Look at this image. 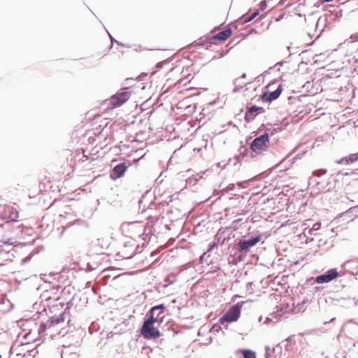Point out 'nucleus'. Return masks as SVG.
Returning a JSON list of instances; mask_svg holds the SVG:
<instances>
[{
	"label": "nucleus",
	"instance_id": "obj_15",
	"mask_svg": "<svg viewBox=\"0 0 358 358\" xmlns=\"http://www.w3.org/2000/svg\"><path fill=\"white\" fill-rule=\"evenodd\" d=\"M22 343L17 342L13 344L10 350L9 358H22Z\"/></svg>",
	"mask_w": 358,
	"mask_h": 358
},
{
	"label": "nucleus",
	"instance_id": "obj_25",
	"mask_svg": "<svg viewBox=\"0 0 358 358\" xmlns=\"http://www.w3.org/2000/svg\"><path fill=\"white\" fill-rule=\"evenodd\" d=\"M38 252H39V251H38V250H36V251H34V250L31 251V252H30L29 256H28V257H27L24 258V260H23L24 264L31 260V255H34V254H37V253H38Z\"/></svg>",
	"mask_w": 358,
	"mask_h": 358
},
{
	"label": "nucleus",
	"instance_id": "obj_13",
	"mask_svg": "<svg viewBox=\"0 0 358 358\" xmlns=\"http://www.w3.org/2000/svg\"><path fill=\"white\" fill-rule=\"evenodd\" d=\"M265 110L262 107H259L255 105L251 106L247 108V110L245 114V120L246 122H251L255 119L257 114L255 113H264Z\"/></svg>",
	"mask_w": 358,
	"mask_h": 358
},
{
	"label": "nucleus",
	"instance_id": "obj_27",
	"mask_svg": "<svg viewBox=\"0 0 358 358\" xmlns=\"http://www.w3.org/2000/svg\"><path fill=\"white\" fill-rule=\"evenodd\" d=\"M321 227V224L320 222H316L313 225L312 231H318Z\"/></svg>",
	"mask_w": 358,
	"mask_h": 358
},
{
	"label": "nucleus",
	"instance_id": "obj_21",
	"mask_svg": "<svg viewBox=\"0 0 358 358\" xmlns=\"http://www.w3.org/2000/svg\"><path fill=\"white\" fill-rule=\"evenodd\" d=\"M241 354L243 358H256V354L251 350H242Z\"/></svg>",
	"mask_w": 358,
	"mask_h": 358
},
{
	"label": "nucleus",
	"instance_id": "obj_33",
	"mask_svg": "<svg viewBox=\"0 0 358 358\" xmlns=\"http://www.w3.org/2000/svg\"><path fill=\"white\" fill-rule=\"evenodd\" d=\"M243 87L241 86V87H236L234 90H233V92L234 93H236V92H240L241 90H242Z\"/></svg>",
	"mask_w": 358,
	"mask_h": 358
},
{
	"label": "nucleus",
	"instance_id": "obj_29",
	"mask_svg": "<svg viewBox=\"0 0 358 358\" xmlns=\"http://www.w3.org/2000/svg\"><path fill=\"white\" fill-rule=\"evenodd\" d=\"M284 63H285V62H284V61L279 62L276 63L271 69H277L278 71H279L280 70L279 66H282Z\"/></svg>",
	"mask_w": 358,
	"mask_h": 358
},
{
	"label": "nucleus",
	"instance_id": "obj_14",
	"mask_svg": "<svg viewBox=\"0 0 358 358\" xmlns=\"http://www.w3.org/2000/svg\"><path fill=\"white\" fill-rule=\"evenodd\" d=\"M282 92L281 85L273 92H266L262 96V99L264 101H272L277 99Z\"/></svg>",
	"mask_w": 358,
	"mask_h": 358
},
{
	"label": "nucleus",
	"instance_id": "obj_41",
	"mask_svg": "<svg viewBox=\"0 0 358 358\" xmlns=\"http://www.w3.org/2000/svg\"><path fill=\"white\" fill-rule=\"evenodd\" d=\"M246 73H243L241 76V78H246Z\"/></svg>",
	"mask_w": 358,
	"mask_h": 358
},
{
	"label": "nucleus",
	"instance_id": "obj_35",
	"mask_svg": "<svg viewBox=\"0 0 358 358\" xmlns=\"http://www.w3.org/2000/svg\"><path fill=\"white\" fill-rule=\"evenodd\" d=\"M207 254H208L207 252H204V253L201 256V257H200V262H203V260L204 259V257H205V256H206V255H207Z\"/></svg>",
	"mask_w": 358,
	"mask_h": 358
},
{
	"label": "nucleus",
	"instance_id": "obj_12",
	"mask_svg": "<svg viewBox=\"0 0 358 358\" xmlns=\"http://www.w3.org/2000/svg\"><path fill=\"white\" fill-rule=\"evenodd\" d=\"M165 309L164 304H159L152 307L149 313L147 314V319L144 321L143 324H154L159 322V313H157V310H162L163 312Z\"/></svg>",
	"mask_w": 358,
	"mask_h": 358
},
{
	"label": "nucleus",
	"instance_id": "obj_38",
	"mask_svg": "<svg viewBox=\"0 0 358 358\" xmlns=\"http://www.w3.org/2000/svg\"><path fill=\"white\" fill-rule=\"evenodd\" d=\"M259 322H264V319H263V317H262V316H260V317H259Z\"/></svg>",
	"mask_w": 358,
	"mask_h": 358
},
{
	"label": "nucleus",
	"instance_id": "obj_43",
	"mask_svg": "<svg viewBox=\"0 0 358 358\" xmlns=\"http://www.w3.org/2000/svg\"><path fill=\"white\" fill-rule=\"evenodd\" d=\"M241 157L244 158V155H242V152H241L240 156H239V158H241Z\"/></svg>",
	"mask_w": 358,
	"mask_h": 358
},
{
	"label": "nucleus",
	"instance_id": "obj_18",
	"mask_svg": "<svg viewBox=\"0 0 358 358\" xmlns=\"http://www.w3.org/2000/svg\"><path fill=\"white\" fill-rule=\"evenodd\" d=\"M357 160H358V152L351 154L348 157H343L339 160H336V162L337 164H349L356 162Z\"/></svg>",
	"mask_w": 358,
	"mask_h": 358
},
{
	"label": "nucleus",
	"instance_id": "obj_22",
	"mask_svg": "<svg viewBox=\"0 0 358 358\" xmlns=\"http://www.w3.org/2000/svg\"><path fill=\"white\" fill-rule=\"evenodd\" d=\"M215 241H216V243L223 245L225 241V238H222V234L220 233V231L217 234L215 238Z\"/></svg>",
	"mask_w": 358,
	"mask_h": 358
},
{
	"label": "nucleus",
	"instance_id": "obj_24",
	"mask_svg": "<svg viewBox=\"0 0 358 358\" xmlns=\"http://www.w3.org/2000/svg\"><path fill=\"white\" fill-rule=\"evenodd\" d=\"M258 15H259V11H256L253 14H252L250 16H249L247 18H245L244 21L245 22H250L251 20H252Z\"/></svg>",
	"mask_w": 358,
	"mask_h": 358
},
{
	"label": "nucleus",
	"instance_id": "obj_42",
	"mask_svg": "<svg viewBox=\"0 0 358 358\" xmlns=\"http://www.w3.org/2000/svg\"><path fill=\"white\" fill-rule=\"evenodd\" d=\"M22 322V318L20 319L17 322L18 323V324Z\"/></svg>",
	"mask_w": 358,
	"mask_h": 358
},
{
	"label": "nucleus",
	"instance_id": "obj_45",
	"mask_svg": "<svg viewBox=\"0 0 358 358\" xmlns=\"http://www.w3.org/2000/svg\"><path fill=\"white\" fill-rule=\"evenodd\" d=\"M266 358H269V355H267L266 356Z\"/></svg>",
	"mask_w": 358,
	"mask_h": 358
},
{
	"label": "nucleus",
	"instance_id": "obj_31",
	"mask_svg": "<svg viewBox=\"0 0 358 358\" xmlns=\"http://www.w3.org/2000/svg\"><path fill=\"white\" fill-rule=\"evenodd\" d=\"M305 234H308L309 235H314V231H312V229H304Z\"/></svg>",
	"mask_w": 358,
	"mask_h": 358
},
{
	"label": "nucleus",
	"instance_id": "obj_16",
	"mask_svg": "<svg viewBox=\"0 0 358 358\" xmlns=\"http://www.w3.org/2000/svg\"><path fill=\"white\" fill-rule=\"evenodd\" d=\"M327 173L326 169H320L315 171L313 176L309 178L308 185L309 186L313 185V187L316 189V181L324 180L320 178L321 175H324Z\"/></svg>",
	"mask_w": 358,
	"mask_h": 358
},
{
	"label": "nucleus",
	"instance_id": "obj_36",
	"mask_svg": "<svg viewBox=\"0 0 358 358\" xmlns=\"http://www.w3.org/2000/svg\"><path fill=\"white\" fill-rule=\"evenodd\" d=\"M352 300L354 301V306H357L358 304V299L353 298Z\"/></svg>",
	"mask_w": 358,
	"mask_h": 358
},
{
	"label": "nucleus",
	"instance_id": "obj_37",
	"mask_svg": "<svg viewBox=\"0 0 358 358\" xmlns=\"http://www.w3.org/2000/svg\"><path fill=\"white\" fill-rule=\"evenodd\" d=\"M110 40H111L112 43H113V42L118 43L116 40H115V39L112 37V36H111V35H110Z\"/></svg>",
	"mask_w": 358,
	"mask_h": 358
},
{
	"label": "nucleus",
	"instance_id": "obj_40",
	"mask_svg": "<svg viewBox=\"0 0 358 358\" xmlns=\"http://www.w3.org/2000/svg\"><path fill=\"white\" fill-rule=\"evenodd\" d=\"M332 0H320L321 2L324 3V2H330Z\"/></svg>",
	"mask_w": 358,
	"mask_h": 358
},
{
	"label": "nucleus",
	"instance_id": "obj_19",
	"mask_svg": "<svg viewBox=\"0 0 358 358\" xmlns=\"http://www.w3.org/2000/svg\"><path fill=\"white\" fill-rule=\"evenodd\" d=\"M232 34V31L231 29H227L223 31H220L217 34L214 38L218 41H226Z\"/></svg>",
	"mask_w": 358,
	"mask_h": 358
},
{
	"label": "nucleus",
	"instance_id": "obj_5",
	"mask_svg": "<svg viewBox=\"0 0 358 358\" xmlns=\"http://www.w3.org/2000/svg\"><path fill=\"white\" fill-rule=\"evenodd\" d=\"M41 313L37 311L33 315L29 311L24 312V331L28 330L29 333L24 335V339H27L29 334L31 333L33 329H36V320L39 318Z\"/></svg>",
	"mask_w": 358,
	"mask_h": 358
},
{
	"label": "nucleus",
	"instance_id": "obj_28",
	"mask_svg": "<svg viewBox=\"0 0 358 358\" xmlns=\"http://www.w3.org/2000/svg\"><path fill=\"white\" fill-rule=\"evenodd\" d=\"M248 182H249V180H245V181H242V182H238L237 183V185L240 188H245L246 187V185L248 184Z\"/></svg>",
	"mask_w": 358,
	"mask_h": 358
},
{
	"label": "nucleus",
	"instance_id": "obj_34",
	"mask_svg": "<svg viewBox=\"0 0 358 358\" xmlns=\"http://www.w3.org/2000/svg\"><path fill=\"white\" fill-rule=\"evenodd\" d=\"M271 322V319L269 317H266L264 320V323L268 324Z\"/></svg>",
	"mask_w": 358,
	"mask_h": 358
},
{
	"label": "nucleus",
	"instance_id": "obj_20",
	"mask_svg": "<svg viewBox=\"0 0 358 358\" xmlns=\"http://www.w3.org/2000/svg\"><path fill=\"white\" fill-rule=\"evenodd\" d=\"M343 215H348L350 217H358V205L354 207L350 208L346 212L342 214Z\"/></svg>",
	"mask_w": 358,
	"mask_h": 358
},
{
	"label": "nucleus",
	"instance_id": "obj_32",
	"mask_svg": "<svg viewBox=\"0 0 358 358\" xmlns=\"http://www.w3.org/2000/svg\"><path fill=\"white\" fill-rule=\"evenodd\" d=\"M305 234H308L309 235H314V231H312V229H304Z\"/></svg>",
	"mask_w": 358,
	"mask_h": 358
},
{
	"label": "nucleus",
	"instance_id": "obj_26",
	"mask_svg": "<svg viewBox=\"0 0 358 358\" xmlns=\"http://www.w3.org/2000/svg\"><path fill=\"white\" fill-rule=\"evenodd\" d=\"M235 185L234 184H229L226 188L223 189L222 192H227L229 191H231L234 189Z\"/></svg>",
	"mask_w": 358,
	"mask_h": 358
},
{
	"label": "nucleus",
	"instance_id": "obj_2",
	"mask_svg": "<svg viewBox=\"0 0 358 358\" xmlns=\"http://www.w3.org/2000/svg\"><path fill=\"white\" fill-rule=\"evenodd\" d=\"M243 302L238 303L234 306L231 307L225 314L220 319V322L222 325H224L227 322H236L238 320L241 315V308Z\"/></svg>",
	"mask_w": 358,
	"mask_h": 358
},
{
	"label": "nucleus",
	"instance_id": "obj_23",
	"mask_svg": "<svg viewBox=\"0 0 358 358\" xmlns=\"http://www.w3.org/2000/svg\"><path fill=\"white\" fill-rule=\"evenodd\" d=\"M305 303H306V301H303L301 303H299L297 305V306L295 308L296 309V311L298 313L305 311V310H306V307L304 306Z\"/></svg>",
	"mask_w": 358,
	"mask_h": 358
},
{
	"label": "nucleus",
	"instance_id": "obj_44",
	"mask_svg": "<svg viewBox=\"0 0 358 358\" xmlns=\"http://www.w3.org/2000/svg\"><path fill=\"white\" fill-rule=\"evenodd\" d=\"M159 311H160V312L159 313V315H160L161 313H164V311H163V312H162V310H157V312H159Z\"/></svg>",
	"mask_w": 358,
	"mask_h": 358
},
{
	"label": "nucleus",
	"instance_id": "obj_1",
	"mask_svg": "<svg viewBox=\"0 0 358 358\" xmlns=\"http://www.w3.org/2000/svg\"><path fill=\"white\" fill-rule=\"evenodd\" d=\"M66 313L64 312L58 316H53L49 318L45 322H42L39 327V328L36 327L35 331H37L39 335H43L46 331H48L49 333H52V329H53L56 325L60 324L64 322Z\"/></svg>",
	"mask_w": 358,
	"mask_h": 358
},
{
	"label": "nucleus",
	"instance_id": "obj_39",
	"mask_svg": "<svg viewBox=\"0 0 358 358\" xmlns=\"http://www.w3.org/2000/svg\"><path fill=\"white\" fill-rule=\"evenodd\" d=\"M242 150H243V152L247 151V148H245V147H241V152H242Z\"/></svg>",
	"mask_w": 358,
	"mask_h": 358
},
{
	"label": "nucleus",
	"instance_id": "obj_17",
	"mask_svg": "<svg viewBox=\"0 0 358 358\" xmlns=\"http://www.w3.org/2000/svg\"><path fill=\"white\" fill-rule=\"evenodd\" d=\"M127 169L125 163H120L113 169L111 176L113 175L115 178H119L124 174Z\"/></svg>",
	"mask_w": 358,
	"mask_h": 358
},
{
	"label": "nucleus",
	"instance_id": "obj_3",
	"mask_svg": "<svg viewBox=\"0 0 358 358\" xmlns=\"http://www.w3.org/2000/svg\"><path fill=\"white\" fill-rule=\"evenodd\" d=\"M260 241V235L251 236L249 238H241L237 241L235 246L240 253H248L250 248L255 246Z\"/></svg>",
	"mask_w": 358,
	"mask_h": 358
},
{
	"label": "nucleus",
	"instance_id": "obj_10",
	"mask_svg": "<svg viewBox=\"0 0 358 358\" xmlns=\"http://www.w3.org/2000/svg\"><path fill=\"white\" fill-rule=\"evenodd\" d=\"M141 334L146 339H155L160 337V331L154 327V324H143Z\"/></svg>",
	"mask_w": 358,
	"mask_h": 358
},
{
	"label": "nucleus",
	"instance_id": "obj_30",
	"mask_svg": "<svg viewBox=\"0 0 358 358\" xmlns=\"http://www.w3.org/2000/svg\"><path fill=\"white\" fill-rule=\"evenodd\" d=\"M216 246H217V243H213L209 244L208 249L206 252L208 253V252H211L213 250V248L215 247H216Z\"/></svg>",
	"mask_w": 358,
	"mask_h": 358
},
{
	"label": "nucleus",
	"instance_id": "obj_4",
	"mask_svg": "<svg viewBox=\"0 0 358 358\" xmlns=\"http://www.w3.org/2000/svg\"><path fill=\"white\" fill-rule=\"evenodd\" d=\"M17 247L18 245L13 246L10 239L0 244V264H3L4 262L11 261L14 257V248Z\"/></svg>",
	"mask_w": 358,
	"mask_h": 358
},
{
	"label": "nucleus",
	"instance_id": "obj_11",
	"mask_svg": "<svg viewBox=\"0 0 358 358\" xmlns=\"http://www.w3.org/2000/svg\"><path fill=\"white\" fill-rule=\"evenodd\" d=\"M341 275L336 268H331L324 273L317 275L315 278V282L319 284L327 283Z\"/></svg>",
	"mask_w": 358,
	"mask_h": 358
},
{
	"label": "nucleus",
	"instance_id": "obj_8",
	"mask_svg": "<svg viewBox=\"0 0 358 358\" xmlns=\"http://www.w3.org/2000/svg\"><path fill=\"white\" fill-rule=\"evenodd\" d=\"M336 182L337 179L333 175L327 180L316 181V191L314 193L317 194L321 192H329L336 187Z\"/></svg>",
	"mask_w": 358,
	"mask_h": 358
},
{
	"label": "nucleus",
	"instance_id": "obj_7",
	"mask_svg": "<svg viewBox=\"0 0 358 358\" xmlns=\"http://www.w3.org/2000/svg\"><path fill=\"white\" fill-rule=\"evenodd\" d=\"M19 212L13 206L9 205L0 206V218L8 222L17 221Z\"/></svg>",
	"mask_w": 358,
	"mask_h": 358
},
{
	"label": "nucleus",
	"instance_id": "obj_9",
	"mask_svg": "<svg viewBox=\"0 0 358 358\" xmlns=\"http://www.w3.org/2000/svg\"><path fill=\"white\" fill-rule=\"evenodd\" d=\"M269 136L268 133L255 138L251 143L250 149L255 152H259L268 148Z\"/></svg>",
	"mask_w": 358,
	"mask_h": 358
},
{
	"label": "nucleus",
	"instance_id": "obj_6",
	"mask_svg": "<svg viewBox=\"0 0 358 358\" xmlns=\"http://www.w3.org/2000/svg\"><path fill=\"white\" fill-rule=\"evenodd\" d=\"M131 93L129 87H123L110 99V104L113 108L121 106L130 98Z\"/></svg>",
	"mask_w": 358,
	"mask_h": 358
}]
</instances>
